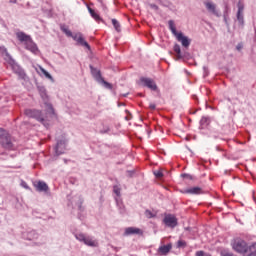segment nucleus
Listing matches in <instances>:
<instances>
[{"label": "nucleus", "mask_w": 256, "mask_h": 256, "mask_svg": "<svg viewBox=\"0 0 256 256\" xmlns=\"http://www.w3.org/2000/svg\"><path fill=\"white\" fill-rule=\"evenodd\" d=\"M37 89L43 101L42 108L45 109V115L39 110L32 109H26L24 113L26 117L36 119V121L43 123L44 127H49V121L55 117V110L53 109V105L49 103V96L47 95V89H45V86L39 85L37 86Z\"/></svg>", "instance_id": "obj_1"}, {"label": "nucleus", "mask_w": 256, "mask_h": 256, "mask_svg": "<svg viewBox=\"0 0 256 256\" xmlns=\"http://www.w3.org/2000/svg\"><path fill=\"white\" fill-rule=\"evenodd\" d=\"M0 51L5 61H7V63H9V65L11 66L12 71H14V73H16V75H18L20 79H25V71H23V69L15 63V60L13 59V57H11V54H9L7 48L5 46H1Z\"/></svg>", "instance_id": "obj_2"}, {"label": "nucleus", "mask_w": 256, "mask_h": 256, "mask_svg": "<svg viewBox=\"0 0 256 256\" xmlns=\"http://www.w3.org/2000/svg\"><path fill=\"white\" fill-rule=\"evenodd\" d=\"M168 27L171 33L176 37L177 41H179V43H181V45L184 46L185 49L189 48V45H191V39L183 35V32H177V28L175 27V21L169 20Z\"/></svg>", "instance_id": "obj_3"}, {"label": "nucleus", "mask_w": 256, "mask_h": 256, "mask_svg": "<svg viewBox=\"0 0 256 256\" xmlns=\"http://www.w3.org/2000/svg\"><path fill=\"white\" fill-rule=\"evenodd\" d=\"M61 31H63V33H65L67 37H72V39L76 41L77 45H81V47H86V49H91L89 43H87V41H85V38H83V33L78 32L73 34V32H71V30H69V28H67V26L65 25L61 26Z\"/></svg>", "instance_id": "obj_4"}, {"label": "nucleus", "mask_w": 256, "mask_h": 256, "mask_svg": "<svg viewBox=\"0 0 256 256\" xmlns=\"http://www.w3.org/2000/svg\"><path fill=\"white\" fill-rule=\"evenodd\" d=\"M74 236L77 241L84 243V245H87V247H99V242L93 236H89L84 233H76Z\"/></svg>", "instance_id": "obj_5"}, {"label": "nucleus", "mask_w": 256, "mask_h": 256, "mask_svg": "<svg viewBox=\"0 0 256 256\" xmlns=\"http://www.w3.org/2000/svg\"><path fill=\"white\" fill-rule=\"evenodd\" d=\"M0 144L4 149H13V139L7 130L0 128Z\"/></svg>", "instance_id": "obj_6"}, {"label": "nucleus", "mask_w": 256, "mask_h": 256, "mask_svg": "<svg viewBox=\"0 0 256 256\" xmlns=\"http://www.w3.org/2000/svg\"><path fill=\"white\" fill-rule=\"evenodd\" d=\"M238 11L236 14V19L238 21V24L240 25L241 29L245 27V16L243 14V11H245V4L243 2L239 1L237 4Z\"/></svg>", "instance_id": "obj_7"}, {"label": "nucleus", "mask_w": 256, "mask_h": 256, "mask_svg": "<svg viewBox=\"0 0 256 256\" xmlns=\"http://www.w3.org/2000/svg\"><path fill=\"white\" fill-rule=\"evenodd\" d=\"M232 247L236 253H246L249 251V246H247V242L244 240H235Z\"/></svg>", "instance_id": "obj_8"}, {"label": "nucleus", "mask_w": 256, "mask_h": 256, "mask_svg": "<svg viewBox=\"0 0 256 256\" xmlns=\"http://www.w3.org/2000/svg\"><path fill=\"white\" fill-rule=\"evenodd\" d=\"M140 83L142 87H147V89H150L151 91H157V84L154 79L141 77Z\"/></svg>", "instance_id": "obj_9"}, {"label": "nucleus", "mask_w": 256, "mask_h": 256, "mask_svg": "<svg viewBox=\"0 0 256 256\" xmlns=\"http://www.w3.org/2000/svg\"><path fill=\"white\" fill-rule=\"evenodd\" d=\"M66 147H67V139H65V137H62L60 140H57V144L55 147L56 155H63V153H65Z\"/></svg>", "instance_id": "obj_10"}, {"label": "nucleus", "mask_w": 256, "mask_h": 256, "mask_svg": "<svg viewBox=\"0 0 256 256\" xmlns=\"http://www.w3.org/2000/svg\"><path fill=\"white\" fill-rule=\"evenodd\" d=\"M163 223L166 225V227H170V229H175V226L177 225V218L173 216V214H166Z\"/></svg>", "instance_id": "obj_11"}, {"label": "nucleus", "mask_w": 256, "mask_h": 256, "mask_svg": "<svg viewBox=\"0 0 256 256\" xmlns=\"http://www.w3.org/2000/svg\"><path fill=\"white\" fill-rule=\"evenodd\" d=\"M205 7L208 12L211 13V15H214L215 17H221V12L217 9V5L213 2H205Z\"/></svg>", "instance_id": "obj_12"}, {"label": "nucleus", "mask_w": 256, "mask_h": 256, "mask_svg": "<svg viewBox=\"0 0 256 256\" xmlns=\"http://www.w3.org/2000/svg\"><path fill=\"white\" fill-rule=\"evenodd\" d=\"M25 49L27 51H30L34 55H37L39 53V48L37 47V44L33 41V38H30V41L24 45Z\"/></svg>", "instance_id": "obj_13"}, {"label": "nucleus", "mask_w": 256, "mask_h": 256, "mask_svg": "<svg viewBox=\"0 0 256 256\" xmlns=\"http://www.w3.org/2000/svg\"><path fill=\"white\" fill-rule=\"evenodd\" d=\"M173 49L176 53L177 61H179V59H187V57H189V52H181V46L179 44H175Z\"/></svg>", "instance_id": "obj_14"}, {"label": "nucleus", "mask_w": 256, "mask_h": 256, "mask_svg": "<svg viewBox=\"0 0 256 256\" xmlns=\"http://www.w3.org/2000/svg\"><path fill=\"white\" fill-rule=\"evenodd\" d=\"M34 187L40 193H47V191H49V186L47 185V183H45L43 181H38V182L34 183Z\"/></svg>", "instance_id": "obj_15"}, {"label": "nucleus", "mask_w": 256, "mask_h": 256, "mask_svg": "<svg viewBox=\"0 0 256 256\" xmlns=\"http://www.w3.org/2000/svg\"><path fill=\"white\" fill-rule=\"evenodd\" d=\"M16 37L18 41H20V43H23L24 45L32 39L29 35L25 34V32H17Z\"/></svg>", "instance_id": "obj_16"}, {"label": "nucleus", "mask_w": 256, "mask_h": 256, "mask_svg": "<svg viewBox=\"0 0 256 256\" xmlns=\"http://www.w3.org/2000/svg\"><path fill=\"white\" fill-rule=\"evenodd\" d=\"M183 193L189 195H201V193H203V190L201 189V187H192L184 190Z\"/></svg>", "instance_id": "obj_17"}, {"label": "nucleus", "mask_w": 256, "mask_h": 256, "mask_svg": "<svg viewBox=\"0 0 256 256\" xmlns=\"http://www.w3.org/2000/svg\"><path fill=\"white\" fill-rule=\"evenodd\" d=\"M90 71L94 79L99 83L103 77H101V71L94 68L92 65H90Z\"/></svg>", "instance_id": "obj_18"}, {"label": "nucleus", "mask_w": 256, "mask_h": 256, "mask_svg": "<svg viewBox=\"0 0 256 256\" xmlns=\"http://www.w3.org/2000/svg\"><path fill=\"white\" fill-rule=\"evenodd\" d=\"M141 233V229L135 227H128L125 229V235H139Z\"/></svg>", "instance_id": "obj_19"}, {"label": "nucleus", "mask_w": 256, "mask_h": 256, "mask_svg": "<svg viewBox=\"0 0 256 256\" xmlns=\"http://www.w3.org/2000/svg\"><path fill=\"white\" fill-rule=\"evenodd\" d=\"M172 247L173 246L171 244L160 246L158 249V253H160L161 255H167V253L171 251Z\"/></svg>", "instance_id": "obj_20"}, {"label": "nucleus", "mask_w": 256, "mask_h": 256, "mask_svg": "<svg viewBox=\"0 0 256 256\" xmlns=\"http://www.w3.org/2000/svg\"><path fill=\"white\" fill-rule=\"evenodd\" d=\"M28 241H33L34 239H39V233L35 230H31L27 233Z\"/></svg>", "instance_id": "obj_21"}, {"label": "nucleus", "mask_w": 256, "mask_h": 256, "mask_svg": "<svg viewBox=\"0 0 256 256\" xmlns=\"http://www.w3.org/2000/svg\"><path fill=\"white\" fill-rule=\"evenodd\" d=\"M39 69L42 73V75H44V77H46V79H49V81H51V83H55V79L53 78V76H51L47 70H45V68L39 66Z\"/></svg>", "instance_id": "obj_22"}, {"label": "nucleus", "mask_w": 256, "mask_h": 256, "mask_svg": "<svg viewBox=\"0 0 256 256\" xmlns=\"http://www.w3.org/2000/svg\"><path fill=\"white\" fill-rule=\"evenodd\" d=\"M116 205L119 209L120 214L125 215V205L119 198H116Z\"/></svg>", "instance_id": "obj_23"}, {"label": "nucleus", "mask_w": 256, "mask_h": 256, "mask_svg": "<svg viewBox=\"0 0 256 256\" xmlns=\"http://www.w3.org/2000/svg\"><path fill=\"white\" fill-rule=\"evenodd\" d=\"M209 123H211V120L209 119V117H202L200 120V126L202 127V129H204V127H207Z\"/></svg>", "instance_id": "obj_24"}, {"label": "nucleus", "mask_w": 256, "mask_h": 256, "mask_svg": "<svg viewBox=\"0 0 256 256\" xmlns=\"http://www.w3.org/2000/svg\"><path fill=\"white\" fill-rule=\"evenodd\" d=\"M144 215L147 217V219H153L157 217V214L151 210H145Z\"/></svg>", "instance_id": "obj_25"}, {"label": "nucleus", "mask_w": 256, "mask_h": 256, "mask_svg": "<svg viewBox=\"0 0 256 256\" xmlns=\"http://www.w3.org/2000/svg\"><path fill=\"white\" fill-rule=\"evenodd\" d=\"M112 25L118 33L119 31H121V25L119 24V21H117V19H112Z\"/></svg>", "instance_id": "obj_26"}, {"label": "nucleus", "mask_w": 256, "mask_h": 256, "mask_svg": "<svg viewBox=\"0 0 256 256\" xmlns=\"http://www.w3.org/2000/svg\"><path fill=\"white\" fill-rule=\"evenodd\" d=\"M98 83H102V85H104L105 89H113V85L111 83L105 81V79H103V78Z\"/></svg>", "instance_id": "obj_27"}, {"label": "nucleus", "mask_w": 256, "mask_h": 256, "mask_svg": "<svg viewBox=\"0 0 256 256\" xmlns=\"http://www.w3.org/2000/svg\"><path fill=\"white\" fill-rule=\"evenodd\" d=\"M250 254L248 256H256V243L252 244L249 247Z\"/></svg>", "instance_id": "obj_28"}, {"label": "nucleus", "mask_w": 256, "mask_h": 256, "mask_svg": "<svg viewBox=\"0 0 256 256\" xmlns=\"http://www.w3.org/2000/svg\"><path fill=\"white\" fill-rule=\"evenodd\" d=\"M88 11H89V13L91 14V16L93 17V19H96V21H99V19H101V18L99 17V15H98L97 13H95V11H94L93 9L88 8Z\"/></svg>", "instance_id": "obj_29"}, {"label": "nucleus", "mask_w": 256, "mask_h": 256, "mask_svg": "<svg viewBox=\"0 0 256 256\" xmlns=\"http://www.w3.org/2000/svg\"><path fill=\"white\" fill-rule=\"evenodd\" d=\"M113 191L117 197H121V188L119 186H114Z\"/></svg>", "instance_id": "obj_30"}, {"label": "nucleus", "mask_w": 256, "mask_h": 256, "mask_svg": "<svg viewBox=\"0 0 256 256\" xmlns=\"http://www.w3.org/2000/svg\"><path fill=\"white\" fill-rule=\"evenodd\" d=\"M155 177H157V179H161V177H163V172H161V170L155 171L154 172Z\"/></svg>", "instance_id": "obj_31"}, {"label": "nucleus", "mask_w": 256, "mask_h": 256, "mask_svg": "<svg viewBox=\"0 0 256 256\" xmlns=\"http://www.w3.org/2000/svg\"><path fill=\"white\" fill-rule=\"evenodd\" d=\"M149 7L154 11H159V6H157L156 4H149Z\"/></svg>", "instance_id": "obj_32"}, {"label": "nucleus", "mask_w": 256, "mask_h": 256, "mask_svg": "<svg viewBox=\"0 0 256 256\" xmlns=\"http://www.w3.org/2000/svg\"><path fill=\"white\" fill-rule=\"evenodd\" d=\"M187 244L183 240L178 241V247H185Z\"/></svg>", "instance_id": "obj_33"}, {"label": "nucleus", "mask_w": 256, "mask_h": 256, "mask_svg": "<svg viewBox=\"0 0 256 256\" xmlns=\"http://www.w3.org/2000/svg\"><path fill=\"white\" fill-rule=\"evenodd\" d=\"M222 256H235V254L231 253V252H224L222 254Z\"/></svg>", "instance_id": "obj_34"}, {"label": "nucleus", "mask_w": 256, "mask_h": 256, "mask_svg": "<svg viewBox=\"0 0 256 256\" xmlns=\"http://www.w3.org/2000/svg\"><path fill=\"white\" fill-rule=\"evenodd\" d=\"M182 177H185L186 179H193V176L190 174H183Z\"/></svg>", "instance_id": "obj_35"}, {"label": "nucleus", "mask_w": 256, "mask_h": 256, "mask_svg": "<svg viewBox=\"0 0 256 256\" xmlns=\"http://www.w3.org/2000/svg\"><path fill=\"white\" fill-rule=\"evenodd\" d=\"M207 75H209V70L207 67H204V77H207Z\"/></svg>", "instance_id": "obj_36"}, {"label": "nucleus", "mask_w": 256, "mask_h": 256, "mask_svg": "<svg viewBox=\"0 0 256 256\" xmlns=\"http://www.w3.org/2000/svg\"><path fill=\"white\" fill-rule=\"evenodd\" d=\"M196 256H205V253L203 251L196 252Z\"/></svg>", "instance_id": "obj_37"}, {"label": "nucleus", "mask_w": 256, "mask_h": 256, "mask_svg": "<svg viewBox=\"0 0 256 256\" xmlns=\"http://www.w3.org/2000/svg\"><path fill=\"white\" fill-rule=\"evenodd\" d=\"M236 49H237V51H241V49H243V45L238 44V45L236 46Z\"/></svg>", "instance_id": "obj_38"}, {"label": "nucleus", "mask_w": 256, "mask_h": 256, "mask_svg": "<svg viewBox=\"0 0 256 256\" xmlns=\"http://www.w3.org/2000/svg\"><path fill=\"white\" fill-rule=\"evenodd\" d=\"M149 108L152 109V111H153L156 109V106H155V104H150Z\"/></svg>", "instance_id": "obj_39"}, {"label": "nucleus", "mask_w": 256, "mask_h": 256, "mask_svg": "<svg viewBox=\"0 0 256 256\" xmlns=\"http://www.w3.org/2000/svg\"><path fill=\"white\" fill-rule=\"evenodd\" d=\"M127 175H128V177H133V171H128Z\"/></svg>", "instance_id": "obj_40"}, {"label": "nucleus", "mask_w": 256, "mask_h": 256, "mask_svg": "<svg viewBox=\"0 0 256 256\" xmlns=\"http://www.w3.org/2000/svg\"><path fill=\"white\" fill-rule=\"evenodd\" d=\"M22 185H23V187H24L25 189H29V186H27V183L23 182Z\"/></svg>", "instance_id": "obj_41"}, {"label": "nucleus", "mask_w": 256, "mask_h": 256, "mask_svg": "<svg viewBox=\"0 0 256 256\" xmlns=\"http://www.w3.org/2000/svg\"><path fill=\"white\" fill-rule=\"evenodd\" d=\"M10 3H17V0H10Z\"/></svg>", "instance_id": "obj_42"}, {"label": "nucleus", "mask_w": 256, "mask_h": 256, "mask_svg": "<svg viewBox=\"0 0 256 256\" xmlns=\"http://www.w3.org/2000/svg\"><path fill=\"white\" fill-rule=\"evenodd\" d=\"M127 121H129V117H126Z\"/></svg>", "instance_id": "obj_43"}]
</instances>
